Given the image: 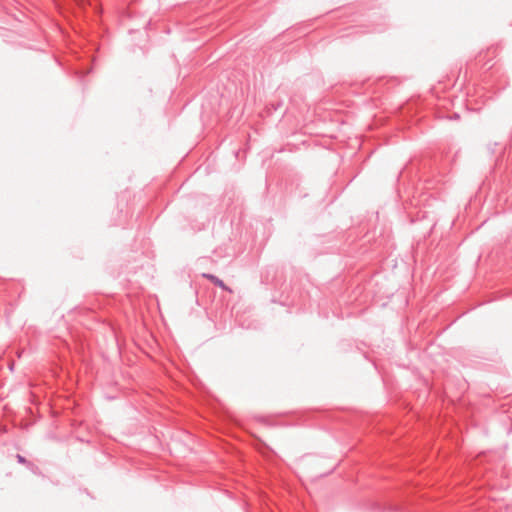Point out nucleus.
I'll list each match as a JSON object with an SVG mask.
<instances>
[{"label": "nucleus", "mask_w": 512, "mask_h": 512, "mask_svg": "<svg viewBox=\"0 0 512 512\" xmlns=\"http://www.w3.org/2000/svg\"><path fill=\"white\" fill-rule=\"evenodd\" d=\"M202 277L203 278H206L208 279L209 281H211L214 285L220 287L222 290H225V291H228L229 293H232V289L229 288L220 278H218L217 276L213 275V274H210V273H203L202 274Z\"/></svg>", "instance_id": "nucleus-1"}, {"label": "nucleus", "mask_w": 512, "mask_h": 512, "mask_svg": "<svg viewBox=\"0 0 512 512\" xmlns=\"http://www.w3.org/2000/svg\"><path fill=\"white\" fill-rule=\"evenodd\" d=\"M16 459H17V461H18L20 464H27V463H28V461L26 460V458H25V457H23V456H22V455H20V454H17V455H16Z\"/></svg>", "instance_id": "nucleus-2"}]
</instances>
